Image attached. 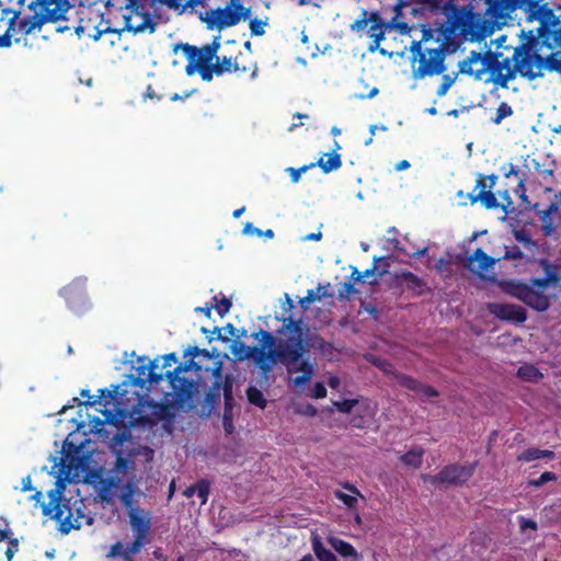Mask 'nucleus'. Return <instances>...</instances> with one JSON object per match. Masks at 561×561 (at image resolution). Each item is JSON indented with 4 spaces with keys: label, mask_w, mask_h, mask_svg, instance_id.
<instances>
[{
    "label": "nucleus",
    "mask_w": 561,
    "mask_h": 561,
    "mask_svg": "<svg viewBox=\"0 0 561 561\" xmlns=\"http://www.w3.org/2000/svg\"><path fill=\"white\" fill-rule=\"evenodd\" d=\"M478 186L481 187V190L476 196L471 197V202H480L488 209L499 208L500 204L496 196L491 191L485 190L483 181H478Z\"/></svg>",
    "instance_id": "obj_20"
},
{
    "label": "nucleus",
    "mask_w": 561,
    "mask_h": 561,
    "mask_svg": "<svg viewBox=\"0 0 561 561\" xmlns=\"http://www.w3.org/2000/svg\"><path fill=\"white\" fill-rule=\"evenodd\" d=\"M126 469H128V460L123 457H119L116 461L115 471L117 473H122Z\"/></svg>",
    "instance_id": "obj_51"
},
{
    "label": "nucleus",
    "mask_w": 561,
    "mask_h": 561,
    "mask_svg": "<svg viewBox=\"0 0 561 561\" xmlns=\"http://www.w3.org/2000/svg\"><path fill=\"white\" fill-rule=\"evenodd\" d=\"M410 168V163L407 160H402L396 164L397 171H403Z\"/></svg>",
    "instance_id": "obj_58"
},
{
    "label": "nucleus",
    "mask_w": 561,
    "mask_h": 561,
    "mask_svg": "<svg viewBox=\"0 0 561 561\" xmlns=\"http://www.w3.org/2000/svg\"><path fill=\"white\" fill-rule=\"evenodd\" d=\"M11 45V36L9 34L0 35V47H9Z\"/></svg>",
    "instance_id": "obj_56"
},
{
    "label": "nucleus",
    "mask_w": 561,
    "mask_h": 561,
    "mask_svg": "<svg viewBox=\"0 0 561 561\" xmlns=\"http://www.w3.org/2000/svg\"><path fill=\"white\" fill-rule=\"evenodd\" d=\"M548 284L549 279H535L531 282L530 286L514 285L507 291L533 309L545 311L550 306L548 296L543 294Z\"/></svg>",
    "instance_id": "obj_8"
},
{
    "label": "nucleus",
    "mask_w": 561,
    "mask_h": 561,
    "mask_svg": "<svg viewBox=\"0 0 561 561\" xmlns=\"http://www.w3.org/2000/svg\"><path fill=\"white\" fill-rule=\"evenodd\" d=\"M110 558H117L121 557L124 559L125 556V546L121 542H116L111 547V550L107 554Z\"/></svg>",
    "instance_id": "obj_44"
},
{
    "label": "nucleus",
    "mask_w": 561,
    "mask_h": 561,
    "mask_svg": "<svg viewBox=\"0 0 561 561\" xmlns=\"http://www.w3.org/2000/svg\"><path fill=\"white\" fill-rule=\"evenodd\" d=\"M267 25V19H252L250 20L251 34L254 36H261L265 33V26Z\"/></svg>",
    "instance_id": "obj_34"
},
{
    "label": "nucleus",
    "mask_w": 561,
    "mask_h": 561,
    "mask_svg": "<svg viewBox=\"0 0 561 561\" xmlns=\"http://www.w3.org/2000/svg\"><path fill=\"white\" fill-rule=\"evenodd\" d=\"M280 333H288V341L282 342L278 350L274 352L279 354L278 360H282L286 365L288 374H300L290 378V382L295 386H304L311 379L313 366L302 357L304 333L300 322L286 319Z\"/></svg>",
    "instance_id": "obj_2"
},
{
    "label": "nucleus",
    "mask_w": 561,
    "mask_h": 561,
    "mask_svg": "<svg viewBox=\"0 0 561 561\" xmlns=\"http://www.w3.org/2000/svg\"><path fill=\"white\" fill-rule=\"evenodd\" d=\"M322 237L321 232H318V233H310L308 236L305 237V240H320Z\"/></svg>",
    "instance_id": "obj_64"
},
{
    "label": "nucleus",
    "mask_w": 561,
    "mask_h": 561,
    "mask_svg": "<svg viewBox=\"0 0 561 561\" xmlns=\"http://www.w3.org/2000/svg\"><path fill=\"white\" fill-rule=\"evenodd\" d=\"M33 490L31 477H25L22 479V491H31Z\"/></svg>",
    "instance_id": "obj_55"
},
{
    "label": "nucleus",
    "mask_w": 561,
    "mask_h": 561,
    "mask_svg": "<svg viewBox=\"0 0 561 561\" xmlns=\"http://www.w3.org/2000/svg\"><path fill=\"white\" fill-rule=\"evenodd\" d=\"M519 527L523 531H526L527 529H530L533 531L537 530V524L533 519H528L525 517L519 518Z\"/></svg>",
    "instance_id": "obj_47"
},
{
    "label": "nucleus",
    "mask_w": 561,
    "mask_h": 561,
    "mask_svg": "<svg viewBox=\"0 0 561 561\" xmlns=\"http://www.w3.org/2000/svg\"><path fill=\"white\" fill-rule=\"evenodd\" d=\"M184 357L188 358L185 364L180 365L174 369L173 373H167L170 383L175 394L180 398L190 397L196 388V382L193 379H188L184 374L190 370L201 371L203 366L199 362H195V358L204 357L210 359L211 355L206 350H201L196 346H191L184 352Z\"/></svg>",
    "instance_id": "obj_4"
},
{
    "label": "nucleus",
    "mask_w": 561,
    "mask_h": 561,
    "mask_svg": "<svg viewBox=\"0 0 561 561\" xmlns=\"http://www.w3.org/2000/svg\"><path fill=\"white\" fill-rule=\"evenodd\" d=\"M306 170V168H302V169H294V168H289L288 169V172L290 173L291 175V180L294 182H298L299 179H300V175H301V172H304Z\"/></svg>",
    "instance_id": "obj_53"
},
{
    "label": "nucleus",
    "mask_w": 561,
    "mask_h": 561,
    "mask_svg": "<svg viewBox=\"0 0 561 561\" xmlns=\"http://www.w3.org/2000/svg\"><path fill=\"white\" fill-rule=\"evenodd\" d=\"M355 403H356L355 400H344V401L334 402V405L336 407V409L339 411H341L343 413H348V412H351V410L353 409Z\"/></svg>",
    "instance_id": "obj_46"
},
{
    "label": "nucleus",
    "mask_w": 561,
    "mask_h": 561,
    "mask_svg": "<svg viewBox=\"0 0 561 561\" xmlns=\"http://www.w3.org/2000/svg\"><path fill=\"white\" fill-rule=\"evenodd\" d=\"M557 479V476L552 472H543L539 479L529 481V484L536 488L541 486L546 482L554 481Z\"/></svg>",
    "instance_id": "obj_43"
},
{
    "label": "nucleus",
    "mask_w": 561,
    "mask_h": 561,
    "mask_svg": "<svg viewBox=\"0 0 561 561\" xmlns=\"http://www.w3.org/2000/svg\"><path fill=\"white\" fill-rule=\"evenodd\" d=\"M128 515L130 526L136 533V538L145 540L149 529L148 516L142 511L134 507H130Z\"/></svg>",
    "instance_id": "obj_17"
},
{
    "label": "nucleus",
    "mask_w": 561,
    "mask_h": 561,
    "mask_svg": "<svg viewBox=\"0 0 561 561\" xmlns=\"http://www.w3.org/2000/svg\"><path fill=\"white\" fill-rule=\"evenodd\" d=\"M195 491H196V484L185 489L183 492V495L186 497H192L193 495H195Z\"/></svg>",
    "instance_id": "obj_61"
},
{
    "label": "nucleus",
    "mask_w": 561,
    "mask_h": 561,
    "mask_svg": "<svg viewBox=\"0 0 561 561\" xmlns=\"http://www.w3.org/2000/svg\"><path fill=\"white\" fill-rule=\"evenodd\" d=\"M318 165L328 173L341 167V158L337 153H328L320 158Z\"/></svg>",
    "instance_id": "obj_28"
},
{
    "label": "nucleus",
    "mask_w": 561,
    "mask_h": 561,
    "mask_svg": "<svg viewBox=\"0 0 561 561\" xmlns=\"http://www.w3.org/2000/svg\"><path fill=\"white\" fill-rule=\"evenodd\" d=\"M195 12L209 30L221 31L250 19L251 9L242 0H191L188 10Z\"/></svg>",
    "instance_id": "obj_1"
},
{
    "label": "nucleus",
    "mask_w": 561,
    "mask_h": 561,
    "mask_svg": "<svg viewBox=\"0 0 561 561\" xmlns=\"http://www.w3.org/2000/svg\"><path fill=\"white\" fill-rule=\"evenodd\" d=\"M213 306H206V307H197L195 309L196 312H203L205 316L210 317Z\"/></svg>",
    "instance_id": "obj_59"
},
{
    "label": "nucleus",
    "mask_w": 561,
    "mask_h": 561,
    "mask_svg": "<svg viewBox=\"0 0 561 561\" xmlns=\"http://www.w3.org/2000/svg\"><path fill=\"white\" fill-rule=\"evenodd\" d=\"M136 493V486L133 483H128L122 491L119 499L128 507L131 506L134 494Z\"/></svg>",
    "instance_id": "obj_35"
},
{
    "label": "nucleus",
    "mask_w": 561,
    "mask_h": 561,
    "mask_svg": "<svg viewBox=\"0 0 561 561\" xmlns=\"http://www.w3.org/2000/svg\"><path fill=\"white\" fill-rule=\"evenodd\" d=\"M386 25L378 14H370V26L368 30L369 37L374 39V45L370 46V50L376 49L381 41L385 39Z\"/></svg>",
    "instance_id": "obj_19"
},
{
    "label": "nucleus",
    "mask_w": 561,
    "mask_h": 561,
    "mask_svg": "<svg viewBox=\"0 0 561 561\" xmlns=\"http://www.w3.org/2000/svg\"><path fill=\"white\" fill-rule=\"evenodd\" d=\"M455 79L449 77V76H444L443 78V83L440 84V87L438 88L437 90V94L439 96H443L447 93V91L449 90V88L453 85Z\"/></svg>",
    "instance_id": "obj_45"
},
{
    "label": "nucleus",
    "mask_w": 561,
    "mask_h": 561,
    "mask_svg": "<svg viewBox=\"0 0 561 561\" xmlns=\"http://www.w3.org/2000/svg\"><path fill=\"white\" fill-rule=\"evenodd\" d=\"M275 339L271 333L263 332V347H250L240 341H232L230 353L236 360L253 358L255 364L265 373L270 371L278 362L279 354L273 352Z\"/></svg>",
    "instance_id": "obj_5"
},
{
    "label": "nucleus",
    "mask_w": 561,
    "mask_h": 561,
    "mask_svg": "<svg viewBox=\"0 0 561 561\" xmlns=\"http://www.w3.org/2000/svg\"><path fill=\"white\" fill-rule=\"evenodd\" d=\"M176 356L174 353L163 356V367H170L176 363Z\"/></svg>",
    "instance_id": "obj_52"
},
{
    "label": "nucleus",
    "mask_w": 561,
    "mask_h": 561,
    "mask_svg": "<svg viewBox=\"0 0 561 561\" xmlns=\"http://www.w3.org/2000/svg\"><path fill=\"white\" fill-rule=\"evenodd\" d=\"M375 270H376V266H374L373 268L370 270H366L365 272L363 273H358V275L356 276V280L358 282H366L368 280L370 277H374L375 276Z\"/></svg>",
    "instance_id": "obj_49"
},
{
    "label": "nucleus",
    "mask_w": 561,
    "mask_h": 561,
    "mask_svg": "<svg viewBox=\"0 0 561 561\" xmlns=\"http://www.w3.org/2000/svg\"><path fill=\"white\" fill-rule=\"evenodd\" d=\"M423 455H424V450L421 447H415V448L410 449L404 455H402L400 457V459L407 467L416 469L422 463Z\"/></svg>",
    "instance_id": "obj_26"
},
{
    "label": "nucleus",
    "mask_w": 561,
    "mask_h": 561,
    "mask_svg": "<svg viewBox=\"0 0 561 561\" xmlns=\"http://www.w3.org/2000/svg\"><path fill=\"white\" fill-rule=\"evenodd\" d=\"M488 310L501 320L518 323L526 320L525 309L518 305L492 302L488 305Z\"/></svg>",
    "instance_id": "obj_15"
},
{
    "label": "nucleus",
    "mask_w": 561,
    "mask_h": 561,
    "mask_svg": "<svg viewBox=\"0 0 561 561\" xmlns=\"http://www.w3.org/2000/svg\"><path fill=\"white\" fill-rule=\"evenodd\" d=\"M344 489L348 492L335 491L334 495L342 501L348 508H354L357 505L358 497H362L360 492L352 484H345Z\"/></svg>",
    "instance_id": "obj_21"
},
{
    "label": "nucleus",
    "mask_w": 561,
    "mask_h": 561,
    "mask_svg": "<svg viewBox=\"0 0 561 561\" xmlns=\"http://www.w3.org/2000/svg\"><path fill=\"white\" fill-rule=\"evenodd\" d=\"M368 23H370V16L368 18L367 11H363L360 18L351 24V30L362 32L367 27Z\"/></svg>",
    "instance_id": "obj_36"
},
{
    "label": "nucleus",
    "mask_w": 561,
    "mask_h": 561,
    "mask_svg": "<svg viewBox=\"0 0 561 561\" xmlns=\"http://www.w3.org/2000/svg\"><path fill=\"white\" fill-rule=\"evenodd\" d=\"M476 465H450L445 467L437 476L434 477V482H442L448 484H459L466 482L474 472Z\"/></svg>",
    "instance_id": "obj_13"
},
{
    "label": "nucleus",
    "mask_w": 561,
    "mask_h": 561,
    "mask_svg": "<svg viewBox=\"0 0 561 561\" xmlns=\"http://www.w3.org/2000/svg\"><path fill=\"white\" fill-rule=\"evenodd\" d=\"M215 61L213 62V77L220 76L225 72H232L238 71V66L233 62L231 57H222L221 59L219 57H215Z\"/></svg>",
    "instance_id": "obj_23"
},
{
    "label": "nucleus",
    "mask_w": 561,
    "mask_h": 561,
    "mask_svg": "<svg viewBox=\"0 0 561 561\" xmlns=\"http://www.w3.org/2000/svg\"><path fill=\"white\" fill-rule=\"evenodd\" d=\"M328 542L342 557L357 558V552L351 543H348L340 538H336V537H329Z\"/></svg>",
    "instance_id": "obj_22"
},
{
    "label": "nucleus",
    "mask_w": 561,
    "mask_h": 561,
    "mask_svg": "<svg viewBox=\"0 0 561 561\" xmlns=\"http://www.w3.org/2000/svg\"><path fill=\"white\" fill-rule=\"evenodd\" d=\"M153 364H151V367H147L145 364L142 366L137 367L138 370L137 377L141 380H148L150 382H157L159 380V377H157L152 373Z\"/></svg>",
    "instance_id": "obj_32"
},
{
    "label": "nucleus",
    "mask_w": 561,
    "mask_h": 561,
    "mask_svg": "<svg viewBox=\"0 0 561 561\" xmlns=\"http://www.w3.org/2000/svg\"><path fill=\"white\" fill-rule=\"evenodd\" d=\"M145 540L136 538L131 545L125 546V561H131L133 557L138 553L144 546Z\"/></svg>",
    "instance_id": "obj_31"
},
{
    "label": "nucleus",
    "mask_w": 561,
    "mask_h": 561,
    "mask_svg": "<svg viewBox=\"0 0 561 561\" xmlns=\"http://www.w3.org/2000/svg\"><path fill=\"white\" fill-rule=\"evenodd\" d=\"M244 232L248 234H253V233L261 234V231L257 228L253 227L251 224H248L244 227Z\"/></svg>",
    "instance_id": "obj_57"
},
{
    "label": "nucleus",
    "mask_w": 561,
    "mask_h": 561,
    "mask_svg": "<svg viewBox=\"0 0 561 561\" xmlns=\"http://www.w3.org/2000/svg\"><path fill=\"white\" fill-rule=\"evenodd\" d=\"M152 3L164 4L170 9H174L180 13L186 12L191 0H149Z\"/></svg>",
    "instance_id": "obj_29"
},
{
    "label": "nucleus",
    "mask_w": 561,
    "mask_h": 561,
    "mask_svg": "<svg viewBox=\"0 0 561 561\" xmlns=\"http://www.w3.org/2000/svg\"><path fill=\"white\" fill-rule=\"evenodd\" d=\"M65 490V482L58 479L56 489L51 490L48 495L50 497L49 505L44 510L59 524V530L68 534L73 529H80L83 526H91L93 517L85 512V505L82 500L61 501L60 496Z\"/></svg>",
    "instance_id": "obj_3"
},
{
    "label": "nucleus",
    "mask_w": 561,
    "mask_h": 561,
    "mask_svg": "<svg viewBox=\"0 0 561 561\" xmlns=\"http://www.w3.org/2000/svg\"><path fill=\"white\" fill-rule=\"evenodd\" d=\"M195 494L201 500V505L206 504L209 495V483L205 480H201L196 483Z\"/></svg>",
    "instance_id": "obj_33"
},
{
    "label": "nucleus",
    "mask_w": 561,
    "mask_h": 561,
    "mask_svg": "<svg viewBox=\"0 0 561 561\" xmlns=\"http://www.w3.org/2000/svg\"><path fill=\"white\" fill-rule=\"evenodd\" d=\"M34 13H37L44 19L57 21L64 18L69 9L68 0H34L32 2Z\"/></svg>",
    "instance_id": "obj_14"
},
{
    "label": "nucleus",
    "mask_w": 561,
    "mask_h": 561,
    "mask_svg": "<svg viewBox=\"0 0 561 561\" xmlns=\"http://www.w3.org/2000/svg\"><path fill=\"white\" fill-rule=\"evenodd\" d=\"M398 382L408 389L414 390L419 396L423 398H432L437 396V391L435 389L430 386L422 385L411 377L400 375L398 376Z\"/></svg>",
    "instance_id": "obj_18"
},
{
    "label": "nucleus",
    "mask_w": 561,
    "mask_h": 561,
    "mask_svg": "<svg viewBox=\"0 0 561 561\" xmlns=\"http://www.w3.org/2000/svg\"><path fill=\"white\" fill-rule=\"evenodd\" d=\"M49 21L48 19H44V16L35 13L33 16H30V18H23L22 20H20V28L28 34V33H32L33 31L35 30H39L41 26L45 23Z\"/></svg>",
    "instance_id": "obj_25"
},
{
    "label": "nucleus",
    "mask_w": 561,
    "mask_h": 561,
    "mask_svg": "<svg viewBox=\"0 0 561 561\" xmlns=\"http://www.w3.org/2000/svg\"><path fill=\"white\" fill-rule=\"evenodd\" d=\"M516 66L523 76L536 78L541 76L545 62L542 58L537 55H526L517 61Z\"/></svg>",
    "instance_id": "obj_16"
},
{
    "label": "nucleus",
    "mask_w": 561,
    "mask_h": 561,
    "mask_svg": "<svg viewBox=\"0 0 561 561\" xmlns=\"http://www.w3.org/2000/svg\"><path fill=\"white\" fill-rule=\"evenodd\" d=\"M247 397H248V400L250 403H252L261 409L265 408L266 400H265L262 391H260L257 388L249 387V389L247 390Z\"/></svg>",
    "instance_id": "obj_30"
},
{
    "label": "nucleus",
    "mask_w": 561,
    "mask_h": 561,
    "mask_svg": "<svg viewBox=\"0 0 561 561\" xmlns=\"http://www.w3.org/2000/svg\"><path fill=\"white\" fill-rule=\"evenodd\" d=\"M499 197H500V202H499L500 208H502L505 211V214H508L510 208L513 205V202L511 199L508 191L499 192Z\"/></svg>",
    "instance_id": "obj_41"
},
{
    "label": "nucleus",
    "mask_w": 561,
    "mask_h": 561,
    "mask_svg": "<svg viewBox=\"0 0 561 561\" xmlns=\"http://www.w3.org/2000/svg\"><path fill=\"white\" fill-rule=\"evenodd\" d=\"M517 376L528 382H537L542 378L539 369L531 364H524L517 370Z\"/></svg>",
    "instance_id": "obj_24"
},
{
    "label": "nucleus",
    "mask_w": 561,
    "mask_h": 561,
    "mask_svg": "<svg viewBox=\"0 0 561 561\" xmlns=\"http://www.w3.org/2000/svg\"><path fill=\"white\" fill-rule=\"evenodd\" d=\"M403 278L410 288L417 290L419 294L422 293L423 283L419 277H416L412 273H408L403 275Z\"/></svg>",
    "instance_id": "obj_40"
},
{
    "label": "nucleus",
    "mask_w": 561,
    "mask_h": 561,
    "mask_svg": "<svg viewBox=\"0 0 561 561\" xmlns=\"http://www.w3.org/2000/svg\"><path fill=\"white\" fill-rule=\"evenodd\" d=\"M328 385L331 388H337V386L340 385V380H339L337 377H330L329 380H328Z\"/></svg>",
    "instance_id": "obj_62"
},
{
    "label": "nucleus",
    "mask_w": 561,
    "mask_h": 561,
    "mask_svg": "<svg viewBox=\"0 0 561 561\" xmlns=\"http://www.w3.org/2000/svg\"><path fill=\"white\" fill-rule=\"evenodd\" d=\"M112 5H117L119 9L124 21V28L128 32L136 34L146 31H154L157 23L153 16L145 10L144 3L139 0H113Z\"/></svg>",
    "instance_id": "obj_7"
},
{
    "label": "nucleus",
    "mask_w": 561,
    "mask_h": 561,
    "mask_svg": "<svg viewBox=\"0 0 561 561\" xmlns=\"http://www.w3.org/2000/svg\"><path fill=\"white\" fill-rule=\"evenodd\" d=\"M220 43L215 39L211 45L197 48L188 44L181 45V48L186 56L188 64L185 71L188 76L199 73L202 79L210 81L213 79V62L219 49Z\"/></svg>",
    "instance_id": "obj_6"
},
{
    "label": "nucleus",
    "mask_w": 561,
    "mask_h": 561,
    "mask_svg": "<svg viewBox=\"0 0 561 561\" xmlns=\"http://www.w3.org/2000/svg\"><path fill=\"white\" fill-rule=\"evenodd\" d=\"M396 28L402 34H407L410 32V27L408 26L407 23H399L396 25Z\"/></svg>",
    "instance_id": "obj_60"
},
{
    "label": "nucleus",
    "mask_w": 561,
    "mask_h": 561,
    "mask_svg": "<svg viewBox=\"0 0 561 561\" xmlns=\"http://www.w3.org/2000/svg\"><path fill=\"white\" fill-rule=\"evenodd\" d=\"M325 396H327L325 387L320 382L316 383L312 389V397L317 398V399H321V398H324Z\"/></svg>",
    "instance_id": "obj_48"
},
{
    "label": "nucleus",
    "mask_w": 561,
    "mask_h": 561,
    "mask_svg": "<svg viewBox=\"0 0 561 561\" xmlns=\"http://www.w3.org/2000/svg\"><path fill=\"white\" fill-rule=\"evenodd\" d=\"M512 114V107L507 103L502 102L496 110V117L493 119V122L495 124H500L504 118L511 116Z\"/></svg>",
    "instance_id": "obj_37"
},
{
    "label": "nucleus",
    "mask_w": 561,
    "mask_h": 561,
    "mask_svg": "<svg viewBox=\"0 0 561 561\" xmlns=\"http://www.w3.org/2000/svg\"><path fill=\"white\" fill-rule=\"evenodd\" d=\"M214 300L216 301L215 304V309L217 310V313L220 316V317H225L230 308H231V302L229 299H227L226 297H222L221 299H217V297H214Z\"/></svg>",
    "instance_id": "obj_38"
},
{
    "label": "nucleus",
    "mask_w": 561,
    "mask_h": 561,
    "mask_svg": "<svg viewBox=\"0 0 561 561\" xmlns=\"http://www.w3.org/2000/svg\"><path fill=\"white\" fill-rule=\"evenodd\" d=\"M495 260L489 256L482 249H477L468 259L466 266L479 277L488 280H495L492 273Z\"/></svg>",
    "instance_id": "obj_12"
},
{
    "label": "nucleus",
    "mask_w": 561,
    "mask_h": 561,
    "mask_svg": "<svg viewBox=\"0 0 561 561\" xmlns=\"http://www.w3.org/2000/svg\"><path fill=\"white\" fill-rule=\"evenodd\" d=\"M540 455H541V449H538V448H529L527 450H525L524 453L519 454L517 456V459L519 461H533V460H536V459H540Z\"/></svg>",
    "instance_id": "obj_39"
},
{
    "label": "nucleus",
    "mask_w": 561,
    "mask_h": 561,
    "mask_svg": "<svg viewBox=\"0 0 561 561\" xmlns=\"http://www.w3.org/2000/svg\"><path fill=\"white\" fill-rule=\"evenodd\" d=\"M517 7L516 0H488L485 18L490 23L500 28L506 24L511 12Z\"/></svg>",
    "instance_id": "obj_10"
},
{
    "label": "nucleus",
    "mask_w": 561,
    "mask_h": 561,
    "mask_svg": "<svg viewBox=\"0 0 561 561\" xmlns=\"http://www.w3.org/2000/svg\"><path fill=\"white\" fill-rule=\"evenodd\" d=\"M312 548L320 561H337L334 553L327 549L317 536L312 538Z\"/></svg>",
    "instance_id": "obj_27"
},
{
    "label": "nucleus",
    "mask_w": 561,
    "mask_h": 561,
    "mask_svg": "<svg viewBox=\"0 0 561 561\" xmlns=\"http://www.w3.org/2000/svg\"><path fill=\"white\" fill-rule=\"evenodd\" d=\"M138 454L142 455L147 461H150L153 457V450L148 447H141Z\"/></svg>",
    "instance_id": "obj_54"
},
{
    "label": "nucleus",
    "mask_w": 561,
    "mask_h": 561,
    "mask_svg": "<svg viewBox=\"0 0 561 561\" xmlns=\"http://www.w3.org/2000/svg\"><path fill=\"white\" fill-rule=\"evenodd\" d=\"M447 5H448V3H445L443 7H440V5H438V4L435 2V3H433V4L431 5V8H432L433 10H437V11H438V10H442L444 13H446V12H447V10H448Z\"/></svg>",
    "instance_id": "obj_63"
},
{
    "label": "nucleus",
    "mask_w": 561,
    "mask_h": 561,
    "mask_svg": "<svg viewBox=\"0 0 561 561\" xmlns=\"http://www.w3.org/2000/svg\"><path fill=\"white\" fill-rule=\"evenodd\" d=\"M493 59L489 56H482L472 51L470 56L460 64V72L473 77L476 80H482L492 68Z\"/></svg>",
    "instance_id": "obj_11"
},
{
    "label": "nucleus",
    "mask_w": 561,
    "mask_h": 561,
    "mask_svg": "<svg viewBox=\"0 0 561 561\" xmlns=\"http://www.w3.org/2000/svg\"><path fill=\"white\" fill-rule=\"evenodd\" d=\"M323 288L321 286H319L317 288V290H313V289H310L308 290L307 293V296L305 298L301 299V305H305V304H311L313 301H317L321 298V296H324L325 294L324 293H321Z\"/></svg>",
    "instance_id": "obj_42"
},
{
    "label": "nucleus",
    "mask_w": 561,
    "mask_h": 561,
    "mask_svg": "<svg viewBox=\"0 0 561 561\" xmlns=\"http://www.w3.org/2000/svg\"><path fill=\"white\" fill-rule=\"evenodd\" d=\"M444 56L439 49H426L413 60V73L415 78H424L440 73L444 70Z\"/></svg>",
    "instance_id": "obj_9"
},
{
    "label": "nucleus",
    "mask_w": 561,
    "mask_h": 561,
    "mask_svg": "<svg viewBox=\"0 0 561 561\" xmlns=\"http://www.w3.org/2000/svg\"><path fill=\"white\" fill-rule=\"evenodd\" d=\"M296 411L301 414L314 416L317 414V409L311 404H306L301 408H297Z\"/></svg>",
    "instance_id": "obj_50"
}]
</instances>
